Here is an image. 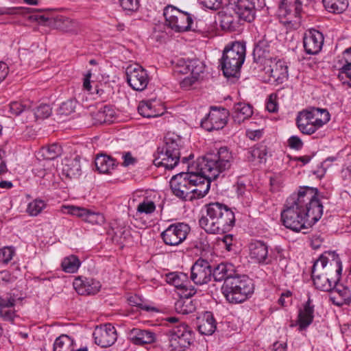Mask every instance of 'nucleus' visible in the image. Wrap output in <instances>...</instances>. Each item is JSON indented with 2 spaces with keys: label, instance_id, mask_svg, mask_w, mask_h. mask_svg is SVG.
<instances>
[{
  "label": "nucleus",
  "instance_id": "obj_37",
  "mask_svg": "<svg viewBox=\"0 0 351 351\" xmlns=\"http://www.w3.org/2000/svg\"><path fill=\"white\" fill-rule=\"evenodd\" d=\"M325 8L330 12L339 14L346 10L348 0H323Z\"/></svg>",
  "mask_w": 351,
  "mask_h": 351
},
{
  "label": "nucleus",
  "instance_id": "obj_53",
  "mask_svg": "<svg viewBox=\"0 0 351 351\" xmlns=\"http://www.w3.org/2000/svg\"><path fill=\"white\" fill-rule=\"evenodd\" d=\"M315 108H312L310 110H306L300 112L297 117V119L302 120V122H309L313 123L316 125V121H315Z\"/></svg>",
  "mask_w": 351,
  "mask_h": 351
},
{
  "label": "nucleus",
  "instance_id": "obj_63",
  "mask_svg": "<svg viewBox=\"0 0 351 351\" xmlns=\"http://www.w3.org/2000/svg\"><path fill=\"white\" fill-rule=\"evenodd\" d=\"M53 17H51V18L46 17L45 15H33V16H30V19L32 20L37 21L39 24L43 25H47V26H50V27H51L50 20Z\"/></svg>",
  "mask_w": 351,
  "mask_h": 351
},
{
  "label": "nucleus",
  "instance_id": "obj_5",
  "mask_svg": "<svg viewBox=\"0 0 351 351\" xmlns=\"http://www.w3.org/2000/svg\"><path fill=\"white\" fill-rule=\"evenodd\" d=\"M233 162L232 153L226 147L208 152L198 159L197 167L210 178L215 180L220 174L228 170Z\"/></svg>",
  "mask_w": 351,
  "mask_h": 351
},
{
  "label": "nucleus",
  "instance_id": "obj_26",
  "mask_svg": "<svg viewBox=\"0 0 351 351\" xmlns=\"http://www.w3.org/2000/svg\"><path fill=\"white\" fill-rule=\"evenodd\" d=\"M51 27L64 32L77 34L79 30L78 23L64 16H57L51 20Z\"/></svg>",
  "mask_w": 351,
  "mask_h": 351
},
{
  "label": "nucleus",
  "instance_id": "obj_41",
  "mask_svg": "<svg viewBox=\"0 0 351 351\" xmlns=\"http://www.w3.org/2000/svg\"><path fill=\"white\" fill-rule=\"evenodd\" d=\"M250 154L252 160L258 159V162L260 163L265 162L268 154L267 148L266 145L260 144L254 147L251 150Z\"/></svg>",
  "mask_w": 351,
  "mask_h": 351
},
{
  "label": "nucleus",
  "instance_id": "obj_54",
  "mask_svg": "<svg viewBox=\"0 0 351 351\" xmlns=\"http://www.w3.org/2000/svg\"><path fill=\"white\" fill-rule=\"evenodd\" d=\"M85 221L92 224L101 225L104 223L105 218L102 214L90 210Z\"/></svg>",
  "mask_w": 351,
  "mask_h": 351
},
{
  "label": "nucleus",
  "instance_id": "obj_18",
  "mask_svg": "<svg viewBox=\"0 0 351 351\" xmlns=\"http://www.w3.org/2000/svg\"><path fill=\"white\" fill-rule=\"evenodd\" d=\"M272 51L271 41L265 35L254 46L252 53L254 62L261 64H267V61L272 62Z\"/></svg>",
  "mask_w": 351,
  "mask_h": 351
},
{
  "label": "nucleus",
  "instance_id": "obj_16",
  "mask_svg": "<svg viewBox=\"0 0 351 351\" xmlns=\"http://www.w3.org/2000/svg\"><path fill=\"white\" fill-rule=\"evenodd\" d=\"M93 335L95 343L101 348L111 346L117 339V330L111 324L97 326Z\"/></svg>",
  "mask_w": 351,
  "mask_h": 351
},
{
  "label": "nucleus",
  "instance_id": "obj_25",
  "mask_svg": "<svg viewBox=\"0 0 351 351\" xmlns=\"http://www.w3.org/2000/svg\"><path fill=\"white\" fill-rule=\"evenodd\" d=\"M237 274L234 265L230 263L223 262L212 267V278L215 282H226V280Z\"/></svg>",
  "mask_w": 351,
  "mask_h": 351
},
{
  "label": "nucleus",
  "instance_id": "obj_31",
  "mask_svg": "<svg viewBox=\"0 0 351 351\" xmlns=\"http://www.w3.org/2000/svg\"><path fill=\"white\" fill-rule=\"evenodd\" d=\"M197 328L202 335H210L216 330V321L210 311L205 312L202 317L198 318Z\"/></svg>",
  "mask_w": 351,
  "mask_h": 351
},
{
  "label": "nucleus",
  "instance_id": "obj_19",
  "mask_svg": "<svg viewBox=\"0 0 351 351\" xmlns=\"http://www.w3.org/2000/svg\"><path fill=\"white\" fill-rule=\"evenodd\" d=\"M218 18L220 27L224 31L234 32L241 25V20L230 7L219 12Z\"/></svg>",
  "mask_w": 351,
  "mask_h": 351
},
{
  "label": "nucleus",
  "instance_id": "obj_7",
  "mask_svg": "<svg viewBox=\"0 0 351 351\" xmlns=\"http://www.w3.org/2000/svg\"><path fill=\"white\" fill-rule=\"evenodd\" d=\"M245 44L243 42L236 41L226 46L219 60L225 77H239L241 68L245 61Z\"/></svg>",
  "mask_w": 351,
  "mask_h": 351
},
{
  "label": "nucleus",
  "instance_id": "obj_55",
  "mask_svg": "<svg viewBox=\"0 0 351 351\" xmlns=\"http://www.w3.org/2000/svg\"><path fill=\"white\" fill-rule=\"evenodd\" d=\"M15 252L11 247H5L0 250V261L8 264L12 258Z\"/></svg>",
  "mask_w": 351,
  "mask_h": 351
},
{
  "label": "nucleus",
  "instance_id": "obj_6",
  "mask_svg": "<svg viewBox=\"0 0 351 351\" xmlns=\"http://www.w3.org/2000/svg\"><path fill=\"white\" fill-rule=\"evenodd\" d=\"M221 291L229 303L240 304L251 297L254 291V285L247 276L237 273L223 283Z\"/></svg>",
  "mask_w": 351,
  "mask_h": 351
},
{
  "label": "nucleus",
  "instance_id": "obj_24",
  "mask_svg": "<svg viewBox=\"0 0 351 351\" xmlns=\"http://www.w3.org/2000/svg\"><path fill=\"white\" fill-rule=\"evenodd\" d=\"M250 256L251 259L259 263L269 262L268 259V245L260 240L252 241L249 244Z\"/></svg>",
  "mask_w": 351,
  "mask_h": 351
},
{
  "label": "nucleus",
  "instance_id": "obj_38",
  "mask_svg": "<svg viewBox=\"0 0 351 351\" xmlns=\"http://www.w3.org/2000/svg\"><path fill=\"white\" fill-rule=\"evenodd\" d=\"M80 265L79 258L75 255H71L63 259L61 267L64 271L72 274L77 271Z\"/></svg>",
  "mask_w": 351,
  "mask_h": 351
},
{
  "label": "nucleus",
  "instance_id": "obj_52",
  "mask_svg": "<svg viewBox=\"0 0 351 351\" xmlns=\"http://www.w3.org/2000/svg\"><path fill=\"white\" fill-rule=\"evenodd\" d=\"M65 209L66 210L67 213L82 217L84 221L86 220V215H88V213L90 211V210L86 208L75 206H66Z\"/></svg>",
  "mask_w": 351,
  "mask_h": 351
},
{
  "label": "nucleus",
  "instance_id": "obj_39",
  "mask_svg": "<svg viewBox=\"0 0 351 351\" xmlns=\"http://www.w3.org/2000/svg\"><path fill=\"white\" fill-rule=\"evenodd\" d=\"M72 340L66 335L58 337L53 344V351H72Z\"/></svg>",
  "mask_w": 351,
  "mask_h": 351
},
{
  "label": "nucleus",
  "instance_id": "obj_15",
  "mask_svg": "<svg viewBox=\"0 0 351 351\" xmlns=\"http://www.w3.org/2000/svg\"><path fill=\"white\" fill-rule=\"evenodd\" d=\"M212 278V266L210 263L198 258L191 269V280L197 285L207 284Z\"/></svg>",
  "mask_w": 351,
  "mask_h": 351
},
{
  "label": "nucleus",
  "instance_id": "obj_22",
  "mask_svg": "<svg viewBox=\"0 0 351 351\" xmlns=\"http://www.w3.org/2000/svg\"><path fill=\"white\" fill-rule=\"evenodd\" d=\"M231 9L241 20L251 22L254 19L255 5L253 0H237Z\"/></svg>",
  "mask_w": 351,
  "mask_h": 351
},
{
  "label": "nucleus",
  "instance_id": "obj_43",
  "mask_svg": "<svg viewBox=\"0 0 351 351\" xmlns=\"http://www.w3.org/2000/svg\"><path fill=\"white\" fill-rule=\"evenodd\" d=\"M46 204L42 199H36L29 203L27 213L31 216H37L45 208Z\"/></svg>",
  "mask_w": 351,
  "mask_h": 351
},
{
  "label": "nucleus",
  "instance_id": "obj_50",
  "mask_svg": "<svg viewBox=\"0 0 351 351\" xmlns=\"http://www.w3.org/2000/svg\"><path fill=\"white\" fill-rule=\"evenodd\" d=\"M52 112L51 108L47 104H40L34 111L36 119H44L48 118Z\"/></svg>",
  "mask_w": 351,
  "mask_h": 351
},
{
  "label": "nucleus",
  "instance_id": "obj_28",
  "mask_svg": "<svg viewBox=\"0 0 351 351\" xmlns=\"http://www.w3.org/2000/svg\"><path fill=\"white\" fill-rule=\"evenodd\" d=\"M130 339L136 345L149 344L155 341V333L147 330L133 328L130 332Z\"/></svg>",
  "mask_w": 351,
  "mask_h": 351
},
{
  "label": "nucleus",
  "instance_id": "obj_42",
  "mask_svg": "<svg viewBox=\"0 0 351 351\" xmlns=\"http://www.w3.org/2000/svg\"><path fill=\"white\" fill-rule=\"evenodd\" d=\"M169 332L173 340H177L179 337L183 338L186 336L187 339H189L188 336H191V331L188 330L187 325L184 324H180L174 326Z\"/></svg>",
  "mask_w": 351,
  "mask_h": 351
},
{
  "label": "nucleus",
  "instance_id": "obj_34",
  "mask_svg": "<svg viewBox=\"0 0 351 351\" xmlns=\"http://www.w3.org/2000/svg\"><path fill=\"white\" fill-rule=\"evenodd\" d=\"M270 77L277 82H282L288 76V67L281 60L276 61L273 65H269Z\"/></svg>",
  "mask_w": 351,
  "mask_h": 351
},
{
  "label": "nucleus",
  "instance_id": "obj_30",
  "mask_svg": "<svg viewBox=\"0 0 351 351\" xmlns=\"http://www.w3.org/2000/svg\"><path fill=\"white\" fill-rule=\"evenodd\" d=\"M166 281L167 283L173 285L181 292L186 289L195 288L194 286L189 285V277L184 273L171 272L166 274Z\"/></svg>",
  "mask_w": 351,
  "mask_h": 351
},
{
  "label": "nucleus",
  "instance_id": "obj_13",
  "mask_svg": "<svg viewBox=\"0 0 351 351\" xmlns=\"http://www.w3.org/2000/svg\"><path fill=\"white\" fill-rule=\"evenodd\" d=\"M170 186L173 193L178 197L184 200H193L192 184L190 183L188 173H180L173 176L170 181Z\"/></svg>",
  "mask_w": 351,
  "mask_h": 351
},
{
  "label": "nucleus",
  "instance_id": "obj_33",
  "mask_svg": "<svg viewBox=\"0 0 351 351\" xmlns=\"http://www.w3.org/2000/svg\"><path fill=\"white\" fill-rule=\"evenodd\" d=\"M92 117L95 123H110L115 119L117 113L115 110L109 106H104L96 112H92Z\"/></svg>",
  "mask_w": 351,
  "mask_h": 351
},
{
  "label": "nucleus",
  "instance_id": "obj_29",
  "mask_svg": "<svg viewBox=\"0 0 351 351\" xmlns=\"http://www.w3.org/2000/svg\"><path fill=\"white\" fill-rule=\"evenodd\" d=\"M62 173L70 178H77L82 173L80 157L65 158L63 162Z\"/></svg>",
  "mask_w": 351,
  "mask_h": 351
},
{
  "label": "nucleus",
  "instance_id": "obj_3",
  "mask_svg": "<svg viewBox=\"0 0 351 351\" xmlns=\"http://www.w3.org/2000/svg\"><path fill=\"white\" fill-rule=\"evenodd\" d=\"M206 215H202L199 224L209 234H224L230 231L235 223L232 209L219 202H212L205 206Z\"/></svg>",
  "mask_w": 351,
  "mask_h": 351
},
{
  "label": "nucleus",
  "instance_id": "obj_23",
  "mask_svg": "<svg viewBox=\"0 0 351 351\" xmlns=\"http://www.w3.org/2000/svg\"><path fill=\"white\" fill-rule=\"evenodd\" d=\"M330 301L336 306H341L349 304L351 302V293L348 287L337 282L332 289L328 291Z\"/></svg>",
  "mask_w": 351,
  "mask_h": 351
},
{
  "label": "nucleus",
  "instance_id": "obj_60",
  "mask_svg": "<svg viewBox=\"0 0 351 351\" xmlns=\"http://www.w3.org/2000/svg\"><path fill=\"white\" fill-rule=\"evenodd\" d=\"M276 99V94L272 93L269 96L266 103V108L269 112H276L278 110V105Z\"/></svg>",
  "mask_w": 351,
  "mask_h": 351
},
{
  "label": "nucleus",
  "instance_id": "obj_51",
  "mask_svg": "<svg viewBox=\"0 0 351 351\" xmlns=\"http://www.w3.org/2000/svg\"><path fill=\"white\" fill-rule=\"evenodd\" d=\"M15 303L16 297L14 294L7 293L0 295V309L14 307Z\"/></svg>",
  "mask_w": 351,
  "mask_h": 351
},
{
  "label": "nucleus",
  "instance_id": "obj_45",
  "mask_svg": "<svg viewBox=\"0 0 351 351\" xmlns=\"http://www.w3.org/2000/svg\"><path fill=\"white\" fill-rule=\"evenodd\" d=\"M188 178L190 183L194 185V187L199 185L202 182H208L213 180V178H208L204 173H202L200 169H199V172L197 173H188Z\"/></svg>",
  "mask_w": 351,
  "mask_h": 351
},
{
  "label": "nucleus",
  "instance_id": "obj_59",
  "mask_svg": "<svg viewBox=\"0 0 351 351\" xmlns=\"http://www.w3.org/2000/svg\"><path fill=\"white\" fill-rule=\"evenodd\" d=\"M28 8L24 7H12V8H3L0 10L1 14H8V15H14V14H23L28 10Z\"/></svg>",
  "mask_w": 351,
  "mask_h": 351
},
{
  "label": "nucleus",
  "instance_id": "obj_8",
  "mask_svg": "<svg viewBox=\"0 0 351 351\" xmlns=\"http://www.w3.org/2000/svg\"><path fill=\"white\" fill-rule=\"evenodd\" d=\"M163 15L167 25L175 32H183L191 29L193 19L189 13L168 5L165 8Z\"/></svg>",
  "mask_w": 351,
  "mask_h": 351
},
{
  "label": "nucleus",
  "instance_id": "obj_21",
  "mask_svg": "<svg viewBox=\"0 0 351 351\" xmlns=\"http://www.w3.org/2000/svg\"><path fill=\"white\" fill-rule=\"evenodd\" d=\"M73 285L74 289L80 295H94L101 288V284L99 281L93 278L83 277L75 278Z\"/></svg>",
  "mask_w": 351,
  "mask_h": 351
},
{
  "label": "nucleus",
  "instance_id": "obj_40",
  "mask_svg": "<svg viewBox=\"0 0 351 351\" xmlns=\"http://www.w3.org/2000/svg\"><path fill=\"white\" fill-rule=\"evenodd\" d=\"M138 113L147 118L156 117L160 114L152 108V101H141L138 106Z\"/></svg>",
  "mask_w": 351,
  "mask_h": 351
},
{
  "label": "nucleus",
  "instance_id": "obj_44",
  "mask_svg": "<svg viewBox=\"0 0 351 351\" xmlns=\"http://www.w3.org/2000/svg\"><path fill=\"white\" fill-rule=\"evenodd\" d=\"M314 114L316 125L320 128L327 123L330 119V113L326 109L315 108V112H314Z\"/></svg>",
  "mask_w": 351,
  "mask_h": 351
},
{
  "label": "nucleus",
  "instance_id": "obj_17",
  "mask_svg": "<svg viewBox=\"0 0 351 351\" xmlns=\"http://www.w3.org/2000/svg\"><path fill=\"white\" fill-rule=\"evenodd\" d=\"M323 44L324 36L320 32L312 29L304 33L303 45L306 53L317 54L321 51Z\"/></svg>",
  "mask_w": 351,
  "mask_h": 351
},
{
  "label": "nucleus",
  "instance_id": "obj_62",
  "mask_svg": "<svg viewBox=\"0 0 351 351\" xmlns=\"http://www.w3.org/2000/svg\"><path fill=\"white\" fill-rule=\"evenodd\" d=\"M288 145L291 149L300 150L303 147V142L298 136H291L288 139Z\"/></svg>",
  "mask_w": 351,
  "mask_h": 351
},
{
  "label": "nucleus",
  "instance_id": "obj_20",
  "mask_svg": "<svg viewBox=\"0 0 351 351\" xmlns=\"http://www.w3.org/2000/svg\"><path fill=\"white\" fill-rule=\"evenodd\" d=\"M197 293L195 288L186 289L180 293V298L175 303V309L178 313L183 315L193 313L195 308V304L191 299Z\"/></svg>",
  "mask_w": 351,
  "mask_h": 351
},
{
  "label": "nucleus",
  "instance_id": "obj_47",
  "mask_svg": "<svg viewBox=\"0 0 351 351\" xmlns=\"http://www.w3.org/2000/svg\"><path fill=\"white\" fill-rule=\"evenodd\" d=\"M77 105V101L75 99H69L60 105L58 109V113L61 115L68 116L75 111Z\"/></svg>",
  "mask_w": 351,
  "mask_h": 351
},
{
  "label": "nucleus",
  "instance_id": "obj_32",
  "mask_svg": "<svg viewBox=\"0 0 351 351\" xmlns=\"http://www.w3.org/2000/svg\"><path fill=\"white\" fill-rule=\"evenodd\" d=\"M252 114V106L243 102L235 104L232 109V117L239 124L249 119Z\"/></svg>",
  "mask_w": 351,
  "mask_h": 351
},
{
  "label": "nucleus",
  "instance_id": "obj_56",
  "mask_svg": "<svg viewBox=\"0 0 351 351\" xmlns=\"http://www.w3.org/2000/svg\"><path fill=\"white\" fill-rule=\"evenodd\" d=\"M14 308V307H10L0 309V317L3 320L11 323L14 322V318L16 317V311Z\"/></svg>",
  "mask_w": 351,
  "mask_h": 351
},
{
  "label": "nucleus",
  "instance_id": "obj_36",
  "mask_svg": "<svg viewBox=\"0 0 351 351\" xmlns=\"http://www.w3.org/2000/svg\"><path fill=\"white\" fill-rule=\"evenodd\" d=\"M62 153V147L57 143H53L50 145L42 147L38 152V155L40 157H42L43 160H51L61 156Z\"/></svg>",
  "mask_w": 351,
  "mask_h": 351
},
{
  "label": "nucleus",
  "instance_id": "obj_4",
  "mask_svg": "<svg viewBox=\"0 0 351 351\" xmlns=\"http://www.w3.org/2000/svg\"><path fill=\"white\" fill-rule=\"evenodd\" d=\"M182 141L180 136L168 133L164 139V145L158 147L154 154V164L157 167H164L167 169H173L181 159L183 164H187L193 158V154L181 157Z\"/></svg>",
  "mask_w": 351,
  "mask_h": 351
},
{
  "label": "nucleus",
  "instance_id": "obj_9",
  "mask_svg": "<svg viewBox=\"0 0 351 351\" xmlns=\"http://www.w3.org/2000/svg\"><path fill=\"white\" fill-rule=\"evenodd\" d=\"M302 3L299 0H282L278 8L279 16L284 19L283 23L298 29L301 23L300 12Z\"/></svg>",
  "mask_w": 351,
  "mask_h": 351
},
{
  "label": "nucleus",
  "instance_id": "obj_57",
  "mask_svg": "<svg viewBox=\"0 0 351 351\" xmlns=\"http://www.w3.org/2000/svg\"><path fill=\"white\" fill-rule=\"evenodd\" d=\"M120 5L123 10L135 12L139 8L138 0H119Z\"/></svg>",
  "mask_w": 351,
  "mask_h": 351
},
{
  "label": "nucleus",
  "instance_id": "obj_12",
  "mask_svg": "<svg viewBox=\"0 0 351 351\" xmlns=\"http://www.w3.org/2000/svg\"><path fill=\"white\" fill-rule=\"evenodd\" d=\"M229 114L225 108L212 107L207 117L202 120L201 126L209 132L222 129L227 123Z\"/></svg>",
  "mask_w": 351,
  "mask_h": 351
},
{
  "label": "nucleus",
  "instance_id": "obj_64",
  "mask_svg": "<svg viewBox=\"0 0 351 351\" xmlns=\"http://www.w3.org/2000/svg\"><path fill=\"white\" fill-rule=\"evenodd\" d=\"M198 240L199 241H195V247L197 248H199L204 250L208 247L209 243L207 240V236L206 234H202L200 235V238Z\"/></svg>",
  "mask_w": 351,
  "mask_h": 351
},
{
  "label": "nucleus",
  "instance_id": "obj_46",
  "mask_svg": "<svg viewBox=\"0 0 351 351\" xmlns=\"http://www.w3.org/2000/svg\"><path fill=\"white\" fill-rule=\"evenodd\" d=\"M210 186V182L202 183L199 185L194 187L192 184V194L194 195V199L204 197L209 191Z\"/></svg>",
  "mask_w": 351,
  "mask_h": 351
},
{
  "label": "nucleus",
  "instance_id": "obj_11",
  "mask_svg": "<svg viewBox=\"0 0 351 351\" xmlns=\"http://www.w3.org/2000/svg\"><path fill=\"white\" fill-rule=\"evenodd\" d=\"M127 82L130 86L137 91H142L147 87L149 77L145 69L139 64H130L125 70Z\"/></svg>",
  "mask_w": 351,
  "mask_h": 351
},
{
  "label": "nucleus",
  "instance_id": "obj_61",
  "mask_svg": "<svg viewBox=\"0 0 351 351\" xmlns=\"http://www.w3.org/2000/svg\"><path fill=\"white\" fill-rule=\"evenodd\" d=\"M199 3L208 9L216 10L221 8L222 0H199Z\"/></svg>",
  "mask_w": 351,
  "mask_h": 351
},
{
  "label": "nucleus",
  "instance_id": "obj_35",
  "mask_svg": "<svg viewBox=\"0 0 351 351\" xmlns=\"http://www.w3.org/2000/svg\"><path fill=\"white\" fill-rule=\"evenodd\" d=\"M95 163L97 169L102 173H110V170L113 169L116 166L115 160L105 154L97 156Z\"/></svg>",
  "mask_w": 351,
  "mask_h": 351
},
{
  "label": "nucleus",
  "instance_id": "obj_58",
  "mask_svg": "<svg viewBox=\"0 0 351 351\" xmlns=\"http://www.w3.org/2000/svg\"><path fill=\"white\" fill-rule=\"evenodd\" d=\"M28 108L19 101H13L10 104V112L14 116H18L23 112L26 111Z\"/></svg>",
  "mask_w": 351,
  "mask_h": 351
},
{
  "label": "nucleus",
  "instance_id": "obj_27",
  "mask_svg": "<svg viewBox=\"0 0 351 351\" xmlns=\"http://www.w3.org/2000/svg\"><path fill=\"white\" fill-rule=\"evenodd\" d=\"M314 305L308 297V300L304 304L303 309L300 310L298 317V324L300 331L305 330L313 321Z\"/></svg>",
  "mask_w": 351,
  "mask_h": 351
},
{
  "label": "nucleus",
  "instance_id": "obj_49",
  "mask_svg": "<svg viewBox=\"0 0 351 351\" xmlns=\"http://www.w3.org/2000/svg\"><path fill=\"white\" fill-rule=\"evenodd\" d=\"M296 123L298 128L302 133L304 134H312L320 127L315 125V124L309 122H302V120L296 119Z\"/></svg>",
  "mask_w": 351,
  "mask_h": 351
},
{
  "label": "nucleus",
  "instance_id": "obj_48",
  "mask_svg": "<svg viewBox=\"0 0 351 351\" xmlns=\"http://www.w3.org/2000/svg\"><path fill=\"white\" fill-rule=\"evenodd\" d=\"M137 212L147 215L153 213L156 210L155 203L148 199H145L137 206Z\"/></svg>",
  "mask_w": 351,
  "mask_h": 351
},
{
  "label": "nucleus",
  "instance_id": "obj_1",
  "mask_svg": "<svg viewBox=\"0 0 351 351\" xmlns=\"http://www.w3.org/2000/svg\"><path fill=\"white\" fill-rule=\"evenodd\" d=\"M317 188L300 186L298 192L287 198L281 212L282 224L294 232L308 230L323 215V203Z\"/></svg>",
  "mask_w": 351,
  "mask_h": 351
},
{
  "label": "nucleus",
  "instance_id": "obj_2",
  "mask_svg": "<svg viewBox=\"0 0 351 351\" xmlns=\"http://www.w3.org/2000/svg\"><path fill=\"white\" fill-rule=\"evenodd\" d=\"M342 271V263L335 252L322 254L314 262L311 277L316 289L328 291L334 284L339 282Z\"/></svg>",
  "mask_w": 351,
  "mask_h": 351
},
{
  "label": "nucleus",
  "instance_id": "obj_10",
  "mask_svg": "<svg viewBox=\"0 0 351 351\" xmlns=\"http://www.w3.org/2000/svg\"><path fill=\"white\" fill-rule=\"evenodd\" d=\"M190 232V227L184 223H175L171 224L160 234V237L167 245L176 246L182 243Z\"/></svg>",
  "mask_w": 351,
  "mask_h": 351
},
{
  "label": "nucleus",
  "instance_id": "obj_14",
  "mask_svg": "<svg viewBox=\"0 0 351 351\" xmlns=\"http://www.w3.org/2000/svg\"><path fill=\"white\" fill-rule=\"evenodd\" d=\"M179 66L182 68L179 70L180 73H187L191 72V77H186L181 82V85L182 87H189L193 85L195 82H196L200 74L204 72V64L202 62L199 60H180Z\"/></svg>",
  "mask_w": 351,
  "mask_h": 351
}]
</instances>
